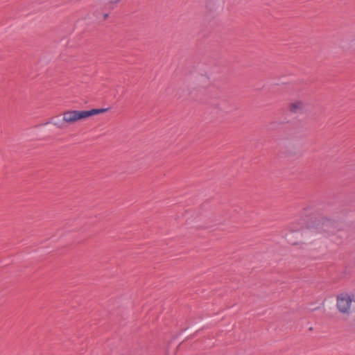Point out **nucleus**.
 Instances as JSON below:
<instances>
[{"label": "nucleus", "instance_id": "f257e3e1", "mask_svg": "<svg viewBox=\"0 0 355 355\" xmlns=\"http://www.w3.org/2000/svg\"><path fill=\"white\" fill-rule=\"evenodd\" d=\"M315 230L335 244H340L347 238L345 225L340 221L323 218L318 220Z\"/></svg>", "mask_w": 355, "mask_h": 355}, {"label": "nucleus", "instance_id": "f03ea898", "mask_svg": "<svg viewBox=\"0 0 355 355\" xmlns=\"http://www.w3.org/2000/svg\"><path fill=\"white\" fill-rule=\"evenodd\" d=\"M227 213L220 211H205L198 218V227L201 229L211 228L221 224L227 218Z\"/></svg>", "mask_w": 355, "mask_h": 355}, {"label": "nucleus", "instance_id": "7ed1b4c3", "mask_svg": "<svg viewBox=\"0 0 355 355\" xmlns=\"http://www.w3.org/2000/svg\"><path fill=\"white\" fill-rule=\"evenodd\" d=\"M108 109H92L90 110H68L63 112V120L65 125L72 124L79 120L85 119L92 116L104 113Z\"/></svg>", "mask_w": 355, "mask_h": 355}, {"label": "nucleus", "instance_id": "20e7f679", "mask_svg": "<svg viewBox=\"0 0 355 355\" xmlns=\"http://www.w3.org/2000/svg\"><path fill=\"white\" fill-rule=\"evenodd\" d=\"M352 299L347 293H341L337 296L336 306L339 311L342 313H349L350 311V306Z\"/></svg>", "mask_w": 355, "mask_h": 355}, {"label": "nucleus", "instance_id": "39448f33", "mask_svg": "<svg viewBox=\"0 0 355 355\" xmlns=\"http://www.w3.org/2000/svg\"><path fill=\"white\" fill-rule=\"evenodd\" d=\"M306 109V104L302 100H294L287 105V110L291 114H303Z\"/></svg>", "mask_w": 355, "mask_h": 355}, {"label": "nucleus", "instance_id": "423d86ee", "mask_svg": "<svg viewBox=\"0 0 355 355\" xmlns=\"http://www.w3.org/2000/svg\"><path fill=\"white\" fill-rule=\"evenodd\" d=\"M211 105L219 110L225 112H230L232 108L229 101L226 99H220L218 103H212Z\"/></svg>", "mask_w": 355, "mask_h": 355}, {"label": "nucleus", "instance_id": "0eeeda50", "mask_svg": "<svg viewBox=\"0 0 355 355\" xmlns=\"http://www.w3.org/2000/svg\"><path fill=\"white\" fill-rule=\"evenodd\" d=\"M49 123H53L55 126L60 129H64L67 126L65 125L63 118L61 119H58L57 117H53L51 118V121H46L44 125H47Z\"/></svg>", "mask_w": 355, "mask_h": 355}, {"label": "nucleus", "instance_id": "6e6552de", "mask_svg": "<svg viewBox=\"0 0 355 355\" xmlns=\"http://www.w3.org/2000/svg\"><path fill=\"white\" fill-rule=\"evenodd\" d=\"M121 0H107L106 5L109 6V8H113L114 6L118 4Z\"/></svg>", "mask_w": 355, "mask_h": 355}, {"label": "nucleus", "instance_id": "1a4fd4ad", "mask_svg": "<svg viewBox=\"0 0 355 355\" xmlns=\"http://www.w3.org/2000/svg\"><path fill=\"white\" fill-rule=\"evenodd\" d=\"M108 16H109V15H108V14H107V13H106V14H104V15H103V19H104V20L107 19V17H108Z\"/></svg>", "mask_w": 355, "mask_h": 355}]
</instances>
